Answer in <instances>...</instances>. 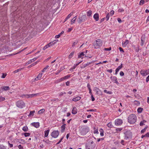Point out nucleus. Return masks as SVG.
<instances>
[{
  "mask_svg": "<svg viewBox=\"0 0 149 149\" xmlns=\"http://www.w3.org/2000/svg\"><path fill=\"white\" fill-rule=\"evenodd\" d=\"M37 94H23L21 96V97L23 98H29L32 97H33L36 95Z\"/></svg>",
  "mask_w": 149,
  "mask_h": 149,
  "instance_id": "nucleus-10",
  "label": "nucleus"
},
{
  "mask_svg": "<svg viewBox=\"0 0 149 149\" xmlns=\"http://www.w3.org/2000/svg\"><path fill=\"white\" fill-rule=\"evenodd\" d=\"M145 1L144 0H141L139 3V5H142L144 3Z\"/></svg>",
  "mask_w": 149,
  "mask_h": 149,
  "instance_id": "nucleus-45",
  "label": "nucleus"
},
{
  "mask_svg": "<svg viewBox=\"0 0 149 149\" xmlns=\"http://www.w3.org/2000/svg\"><path fill=\"white\" fill-rule=\"evenodd\" d=\"M141 74L143 76H146L149 74V69L142 70L140 72Z\"/></svg>",
  "mask_w": 149,
  "mask_h": 149,
  "instance_id": "nucleus-7",
  "label": "nucleus"
},
{
  "mask_svg": "<svg viewBox=\"0 0 149 149\" xmlns=\"http://www.w3.org/2000/svg\"><path fill=\"white\" fill-rule=\"evenodd\" d=\"M22 130L24 132H26L28 130V128L27 126H24L23 127Z\"/></svg>",
  "mask_w": 149,
  "mask_h": 149,
  "instance_id": "nucleus-34",
  "label": "nucleus"
},
{
  "mask_svg": "<svg viewBox=\"0 0 149 149\" xmlns=\"http://www.w3.org/2000/svg\"><path fill=\"white\" fill-rule=\"evenodd\" d=\"M31 125L36 128H37V122H33L31 123Z\"/></svg>",
  "mask_w": 149,
  "mask_h": 149,
  "instance_id": "nucleus-24",
  "label": "nucleus"
},
{
  "mask_svg": "<svg viewBox=\"0 0 149 149\" xmlns=\"http://www.w3.org/2000/svg\"><path fill=\"white\" fill-rule=\"evenodd\" d=\"M64 138V137L63 136L61 138V139L56 144V145H58L62 141V140Z\"/></svg>",
  "mask_w": 149,
  "mask_h": 149,
  "instance_id": "nucleus-52",
  "label": "nucleus"
},
{
  "mask_svg": "<svg viewBox=\"0 0 149 149\" xmlns=\"http://www.w3.org/2000/svg\"><path fill=\"white\" fill-rule=\"evenodd\" d=\"M110 78L112 81H114V82L116 83L117 84H118L119 83L118 81L117 77H111Z\"/></svg>",
  "mask_w": 149,
  "mask_h": 149,
  "instance_id": "nucleus-11",
  "label": "nucleus"
},
{
  "mask_svg": "<svg viewBox=\"0 0 149 149\" xmlns=\"http://www.w3.org/2000/svg\"><path fill=\"white\" fill-rule=\"evenodd\" d=\"M77 108L74 107L73 108L72 111V113L73 114H76L77 113Z\"/></svg>",
  "mask_w": 149,
  "mask_h": 149,
  "instance_id": "nucleus-16",
  "label": "nucleus"
},
{
  "mask_svg": "<svg viewBox=\"0 0 149 149\" xmlns=\"http://www.w3.org/2000/svg\"><path fill=\"white\" fill-rule=\"evenodd\" d=\"M137 117L135 115L132 114L130 115L127 118L128 122L131 124H133L136 121Z\"/></svg>",
  "mask_w": 149,
  "mask_h": 149,
  "instance_id": "nucleus-1",
  "label": "nucleus"
},
{
  "mask_svg": "<svg viewBox=\"0 0 149 149\" xmlns=\"http://www.w3.org/2000/svg\"><path fill=\"white\" fill-rule=\"evenodd\" d=\"M81 18L83 19H81L80 18H79V20H78V22L79 23H81L82 22H84L85 20L86 16L83 15Z\"/></svg>",
  "mask_w": 149,
  "mask_h": 149,
  "instance_id": "nucleus-12",
  "label": "nucleus"
},
{
  "mask_svg": "<svg viewBox=\"0 0 149 149\" xmlns=\"http://www.w3.org/2000/svg\"><path fill=\"white\" fill-rule=\"evenodd\" d=\"M49 130H45L44 131V137H47L49 134Z\"/></svg>",
  "mask_w": 149,
  "mask_h": 149,
  "instance_id": "nucleus-21",
  "label": "nucleus"
},
{
  "mask_svg": "<svg viewBox=\"0 0 149 149\" xmlns=\"http://www.w3.org/2000/svg\"><path fill=\"white\" fill-rule=\"evenodd\" d=\"M45 111V110L44 109H40V111H39L38 112V113L40 114L42 113H43Z\"/></svg>",
  "mask_w": 149,
  "mask_h": 149,
  "instance_id": "nucleus-35",
  "label": "nucleus"
},
{
  "mask_svg": "<svg viewBox=\"0 0 149 149\" xmlns=\"http://www.w3.org/2000/svg\"><path fill=\"white\" fill-rule=\"evenodd\" d=\"M24 134L25 137H27L29 136L30 135V134L29 133H25Z\"/></svg>",
  "mask_w": 149,
  "mask_h": 149,
  "instance_id": "nucleus-50",
  "label": "nucleus"
},
{
  "mask_svg": "<svg viewBox=\"0 0 149 149\" xmlns=\"http://www.w3.org/2000/svg\"><path fill=\"white\" fill-rule=\"evenodd\" d=\"M146 121L145 120L141 121L140 123V125L141 126L143 125H144V123H146Z\"/></svg>",
  "mask_w": 149,
  "mask_h": 149,
  "instance_id": "nucleus-43",
  "label": "nucleus"
},
{
  "mask_svg": "<svg viewBox=\"0 0 149 149\" xmlns=\"http://www.w3.org/2000/svg\"><path fill=\"white\" fill-rule=\"evenodd\" d=\"M123 121L122 119H117L115 120V124L116 126H119L121 125L123 123Z\"/></svg>",
  "mask_w": 149,
  "mask_h": 149,
  "instance_id": "nucleus-9",
  "label": "nucleus"
},
{
  "mask_svg": "<svg viewBox=\"0 0 149 149\" xmlns=\"http://www.w3.org/2000/svg\"><path fill=\"white\" fill-rule=\"evenodd\" d=\"M120 70L118 69V68H117L116 70V72H115V74L116 75L117 74H118V72Z\"/></svg>",
  "mask_w": 149,
  "mask_h": 149,
  "instance_id": "nucleus-56",
  "label": "nucleus"
},
{
  "mask_svg": "<svg viewBox=\"0 0 149 149\" xmlns=\"http://www.w3.org/2000/svg\"><path fill=\"white\" fill-rule=\"evenodd\" d=\"M146 128H145L144 129L142 130H141V132L142 133H143L145 131H146Z\"/></svg>",
  "mask_w": 149,
  "mask_h": 149,
  "instance_id": "nucleus-63",
  "label": "nucleus"
},
{
  "mask_svg": "<svg viewBox=\"0 0 149 149\" xmlns=\"http://www.w3.org/2000/svg\"><path fill=\"white\" fill-rule=\"evenodd\" d=\"M86 63L85 64V63H83L82 64L81 66V68H84L86 67Z\"/></svg>",
  "mask_w": 149,
  "mask_h": 149,
  "instance_id": "nucleus-49",
  "label": "nucleus"
},
{
  "mask_svg": "<svg viewBox=\"0 0 149 149\" xmlns=\"http://www.w3.org/2000/svg\"><path fill=\"white\" fill-rule=\"evenodd\" d=\"M58 41V40H55L53 41L50 42L48 44L45 45L43 48V50H45L49 47L53 45H54Z\"/></svg>",
  "mask_w": 149,
  "mask_h": 149,
  "instance_id": "nucleus-5",
  "label": "nucleus"
},
{
  "mask_svg": "<svg viewBox=\"0 0 149 149\" xmlns=\"http://www.w3.org/2000/svg\"><path fill=\"white\" fill-rule=\"evenodd\" d=\"M81 98V97L79 96H78L76 97L73 98L72 100L73 101L76 102L79 100Z\"/></svg>",
  "mask_w": 149,
  "mask_h": 149,
  "instance_id": "nucleus-20",
  "label": "nucleus"
},
{
  "mask_svg": "<svg viewBox=\"0 0 149 149\" xmlns=\"http://www.w3.org/2000/svg\"><path fill=\"white\" fill-rule=\"evenodd\" d=\"M107 126L109 128H111L113 127V125L112 124V123L111 122H110L107 125Z\"/></svg>",
  "mask_w": 149,
  "mask_h": 149,
  "instance_id": "nucleus-32",
  "label": "nucleus"
},
{
  "mask_svg": "<svg viewBox=\"0 0 149 149\" xmlns=\"http://www.w3.org/2000/svg\"><path fill=\"white\" fill-rule=\"evenodd\" d=\"M16 104L17 106L20 109H22L25 106L24 103L22 100L17 101Z\"/></svg>",
  "mask_w": 149,
  "mask_h": 149,
  "instance_id": "nucleus-3",
  "label": "nucleus"
},
{
  "mask_svg": "<svg viewBox=\"0 0 149 149\" xmlns=\"http://www.w3.org/2000/svg\"><path fill=\"white\" fill-rule=\"evenodd\" d=\"M49 67V65H47L42 71V72H44L46 71V70L48 69Z\"/></svg>",
  "mask_w": 149,
  "mask_h": 149,
  "instance_id": "nucleus-37",
  "label": "nucleus"
},
{
  "mask_svg": "<svg viewBox=\"0 0 149 149\" xmlns=\"http://www.w3.org/2000/svg\"><path fill=\"white\" fill-rule=\"evenodd\" d=\"M129 43V41L127 40H126L125 42H122V44L125 47Z\"/></svg>",
  "mask_w": 149,
  "mask_h": 149,
  "instance_id": "nucleus-23",
  "label": "nucleus"
},
{
  "mask_svg": "<svg viewBox=\"0 0 149 149\" xmlns=\"http://www.w3.org/2000/svg\"><path fill=\"white\" fill-rule=\"evenodd\" d=\"M36 63H37V61L33 63L32 64H31L28 67V68H31V67L33 66H34L36 64Z\"/></svg>",
  "mask_w": 149,
  "mask_h": 149,
  "instance_id": "nucleus-36",
  "label": "nucleus"
},
{
  "mask_svg": "<svg viewBox=\"0 0 149 149\" xmlns=\"http://www.w3.org/2000/svg\"><path fill=\"white\" fill-rule=\"evenodd\" d=\"M114 11L113 10H111L110 11V14L111 15H113L114 14Z\"/></svg>",
  "mask_w": 149,
  "mask_h": 149,
  "instance_id": "nucleus-61",
  "label": "nucleus"
},
{
  "mask_svg": "<svg viewBox=\"0 0 149 149\" xmlns=\"http://www.w3.org/2000/svg\"><path fill=\"white\" fill-rule=\"evenodd\" d=\"M104 92L105 93H106L108 94H110L112 93L111 92V91H108L106 90H104Z\"/></svg>",
  "mask_w": 149,
  "mask_h": 149,
  "instance_id": "nucleus-47",
  "label": "nucleus"
},
{
  "mask_svg": "<svg viewBox=\"0 0 149 149\" xmlns=\"http://www.w3.org/2000/svg\"><path fill=\"white\" fill-rule=\"evenodd\" d=\"M73 13H71L70 14H69L67 17L65 18V21H66L71 16V15H72Z\"/></svg>",
  "mask_w": 149,
  "mask_h": 149,
  "instance_id": "nucleus-33",
  "label": "nucleus"
},
{
  "mask_svg": "<svg viewBox=\"0 0 149 149\" xmlns=\"http://www.w3.org/2000/svg\"><path fill=\"white\" fill-rule=\"evenodd\" d=\"M76 19V16H75L73 18L71 21V24H72L74 23Z\"/></svg>",
  "mask_w": 149,
  "mask_h": 149,
  "instance_id": "nucleus-25",
  "label": "nucleus"
},
{
  "mask_svg": "<svg viewBox=\"0 0 149 149\" xmlns=\"http://www.w3.org/2000/svg\"><path fill=\"white\" fill-rule=\"evenodd\" d=\"M18 147L19 149H23V147L20 144L18 146Z\"/></svg>",
  "mask_w": 149,
  "mask_h": 149,
  "instance_id": "nucleus-54",
  "label": "nucleus"
},
{
  "mask_svg": "<svg viewBox=\"0 0 149 149\" xmlns=\"http://www.w3.org/2000/svg\"><path fill=\"white\" fill-rule=\"evenodd\" d=\"M124 11V9L123 8L119 9L118 10V12H122Z\"/></svg>",
  "mask_w": 149,
  "mask_h": 149,
  "instance_id": "nucleus-55",
  "label": "nucleus"
},
{
  "mask_svg": "<svg viewBox=\"0 0 149 149\" xmlns=\"http://www.w3.org/2000/svg\"><path fill=\"white\" fill-rule=\"evenodd\" d=\"M85 54H84V52H82L79 53V55H78V58H81L82 59H83L84 58L83 56H84Z\"/></svg>",
  "mask_w": 149,
  "mask_h": 149,
  "instance_id": "nucleus-17",
  "label": "nucleus"
},
{
  "mask_svg": "<svg viewBox=\"0 0 149 149\" xmlns=\"http://www.w3.org/2000/svg\"><path fill=\"white\" fill-rule=\"evenodd\" d=\"M144 41L142 39H141V46H142L143 45L144 43Z\"/></svg>",
  "mask_w": 149,
  "mask_h": 149,
  "instance_id": "nucleus-53",
  "label": "nucleus"
},
{
  "mask_svg": "<svg viewBox=\"0 0 149 149\" xmlns=\"http://www.w3.org/2000/svg\"><path fill=\"white\" fill-rule=\"evenodd\" d=\"M0 149H6V147L3 145H0Z\"/></svg>",
  "mask_w": 149,
  "mask_h": 149,
  "instance_id": "nucleus-44",
  "label": "nucleus"
},
{
  "mask_svg": "<svg viewBox=\"0 0 149 149\" xmlns=\"http://www.w3.org/2000/svg\"><path fill=\"white\" fill-rule=\"evenodd\" d=\"M94 90L95 92L96 95H99V92H101V90L98 88L96 87L94 88Z\"/></svg>",
  "mask_w": 149,
  "mask_h": 149,
  "instance_id": "nucleus-14",
  "label": "nucleus"
},
{
  "mask_svg": "<svg viewBox=\"0 0 149 149\" xmlns=\"http://www.w3.org/2000/svg\"><path fill=\"white\" fill-rule=\"evenodd\" d=\"M87 87L88 88V89L89 90V93L91 95H93L92 93V90L91 88V86H90V84L88 83L87 84Z\"/></svg>",
  "mask_w": 149,
  "mask_h": 149,
  "instance_id": "nucleus-18",
  "label": "nucleus"
},
{
  "mask_svg": "<svg viewBox=\"0 0 149 149\" xmlns=\"http://www.w3.org/2000/svg\"><path fill=\"white\" fill-rule=\"evenodd\" d=\"M143 110V109L142 108L139 107L137 109V111L138 113H141L142 112Z\"/></svg>",
  "mask_w": 149,
  "mask_h": 149,
  "instance_id": "nucleus-27",
  "label": "nucleus"
},
{
  "mask_svg": "<svg viewBox=\"0 0 149 149\" xmlns=\"http://www.w3.org/2000/svg\"><path fill=\"white\" fill-rule=\"evenodd\" d=\"M94 131V134H98L99 133V132H98V129H96L95 127H94L93 128Z\"/></svg>",
  "mask_w": 149,
  "mask_h": 149,
  "instance_id": "nucleus-39",
  "label": "nucleus"
},
{
  "mask_svg": "<svg viewBox=\"0 0 149 149\" xmlns=\"http://www.w3.org/2000/svg\"><path fill=\"white\" fill-rule=\"evenodd\" d=\"M44 29V25L43 22H39L38 24V32H40Z\"/></svg>",
  "mask_w": 149,
  "mask_h": 149,
  "instance_id": "nucleus-6",
  "label": "nucleus"
},
{
  "mask_svg": "<svg viewBox=\"0 0 149 149\" xmlns=\"http://www.w3.org/2000/svg\"><path fill=\"white\" fill-rule=\"evenodd\" d=\"M1 88L3 91H7L10 90V88L8 86H4L1 87Z\"/></svg>",
  "mask_w": 149,
  "mask_h": 149,
  "instance_id": "nucleus-13",
  "label": "nucleus"
},
{
  "mask_svg": "<svg viewBox=\"0 0 149 149\" xmlns=\"http://www.w3.org/2000/svg\"><path fill=\"white\" fill-rule=\"evenodd\" d=\"M59 134V132L58 130H54L51 133V136L54 138H56Z\"/></svg>",
  "mask_w": 149,
  "mask_h": 149,
  "instance_id": "nucleus-8",
  "label": "nucleus"
},
{
  "mask_svg": "<svg viewBox=\"0 0 149 149\" xmlns=\"http://www.w3.org/2000/svg\"><path fill=\"white\" fill-rule=\"evenodd\" d=\"M109 18V13H108L105 17V19H106L107 21H108Z\"/></svg>",
  "mask_w": 149,
  "mask_h": 149,
  "instance_id": "nucleus-46",
  "label": "nucleus"
},
{
  "mask_svg": "<svg viewBox=\"0 0 149 149\" xmlns=\"http://www.w3.org/2000/svg\"><path fill=\"white\" fill-rule=\"evenodd\" d=\"M35 111H33L30 112L29 114L28 115L29 116H33L34 113H35Z\"/></svg>",
  "mask_w": 149,
  "mask_h": 149,
  "instance_id": "nucleus-28",
  "label": "nucleus"
},
{
  "mask_svg": "<svg viewBox=\"0 0 149 149\" xmlns=\"http://www.w3.org/2000/svg\"><path fill=\"white\" fill-rule=\"evenodd\" d=\"M94 19L96 21H97L99 19V15L97 13L93 15Z\"/></svg>",
  "mask_w": 149,
  "mask_h": 149,
  "instance_id": "nucleus-15",
  "label": "nucleus"
},
{
  "mask_svg": "<svg viewBox=\"0 0 149 149\" xmlns=\"http://www.w3.org/2000/svg\"><path fill=\"white\" fill-rule=\"evenodd\" d=\"M123 129V128H122V127L117 128L116 130V132L118 133L119 132L121 131V130H122Z\"/></svg>",
  "mask_w": 149,
  "mask_h": 149,
  "instance_id": "nucleus-30",
  "label": "nucleus"
},
{
  "mask_svg": "<svg viewBox=\"0 0 149 149\" xmlns=\"http://www.w3.org/2000/svg\"><path fill=\"white\" fill-rule=\"evenodd\" d=\"M21 142H19V143H25V141L24 139H22L21 140Z\"/></svg>",
  "mask_w": 149,
  "mask_h": 149,
  "instance_id": "nucleus-58",
  "label": "nucleus"
},
{
  "mask_svg": "<svg viewBox=\"0 0 149 149\" xmlns=\"http://www.w3.org/2000/svg\"><path fill=\"white\" fill-rule=\"evenodd\" d=\"M42 72H40L38 75V80H40L41 79L42 74Z\"/></svg>",
  "mask_w": 149,
  "mask_h": 149,
  "instance_id": "nucleus-31",
  "label": "nucleus"
},
{
  "mask_svg": "<svg viewBox=\"0 0 149 149\" xmlns=\"http://www.w3.org/2000/svg\"><path fill=\"white\" fill-rule=\"evenodd\" d=\"M92 13V11L91 10H89L87 12V15L88 17L90 16Z\"/></svg>",
  "mask_w": 149,
  "mask_h": 149,
  "instance_id": "nucleus-26",
  "label": "nucleus"
},
{
  "mask_svg": "<svg viewBox=\"0 0 149 149\" xmlns=\"http://www.w3.org/2000/svg\"><path fill=\"white\" fill-rule=\"evenodd\" d=\"M36 59L37 58H34L33 59L29 60L28 62H29V63L30 64L32 63V62H33L35 61H36Z\"/></svg>",
  "mask_w": 149,
  "mask_h": 149,
  "instance_id": "nucleus-29",
  "label": "nucleus"
},
{
  "mask_svg": "<svg viewBox=\"0 0 149 149\" xmlns=\"http://www.w3.org/2000/svg\"><path fill=\"white\" fill-rule=\"evenodd\" d=\"M21 69H19L13 71V72L14 73H17V72L20 71L21 70Z\"/></svg>",
  "mask_w": 149,
  "mask_h": 149,
  "instance_id": "nucleus-51",
  "label": "nucleus"
},
{
  "mask_svg": "<svg viewBox=\"0 0 149 149\" xmlns=\"http://www.w3.org/2000/svg\"><path fill=\"white\" fill-rule=\"evenodd\" d=\"M5 100V98L3 97L0 96V102L4 101Z\"/></svg>",
  "mask_w": 149,
  "mask_h": 149,
  "instance_id": "nucleus-41",
  "label": "nucleus"
},
{
  "mask_svg": "<svg viewBox=\"0 0 149 149\" xmlns=\"http://www.w3.org/2000/svg\"><path fill=\"white\" fill-rule=\"evenodd\" d=\"M74 52H72L68 56V58L69 59H70L71 58H72V56L74 55Z\"/></svg>",
  "mask_w": 149,
  "mask_h": 149,
  "instance_id": "nucleus-40",
  "label": "nucleus"
},
{
  "mask_svg": "<svg viewBox=\"0 0 149 149\" xmlns=\"http://www.w3.org/2000/svg\"><path fill=\"white\" fill-rule=\"evenodd\" d=\"M6 74H4V73H3L2 75L1 76V78H5L6 76Z\"/></svg>",
  "mask_w": 149,
  "mask_h": 149,
  "instance_id": "nucleus-59",
  "label": "nucleus"
},
{
  "mask_svg": "<svg viewBox=\"0 0 149 149\" xmlns=\"http://www.w3.org/2000/svg\"><path fill=\"white\" fill-rule=\"evenodd\" d=\"M146 81L147 82H148V81H149V75L146 78Z\"/></svg>",
  "mask_w": 149,
  "mask_h": 149,
  "instance_id": "nucleus-64",
  "label": "nucleus"
},
{
  "mask_svg": "<svg viewBox=\"0 0 149 149\" xmlns=\"http://www.w3.org/2000/svg\"><path fill=\"white\" fill-rule=\"evenodd\" d=\"M91 95V98L92 101H93L95 100V99L93 95Z\"/></svg>",
  "mask_w": 149,
  "mask_h": 149,
  "instance_id": "nucleus-57",
  "label": "nucleus"
},
{
  "mask_svg": "<svg viewBox=\"0 0 149 149\" xmlns=\"http://www.w3.org/2000/svg\"><path fill=\"white\" fill-rule=\"evenodd\" d=\"M124 134H125L124 139L125 140L131 138L132 137V132L130 131H127Z\"/></svg>",
  "mask_w": 149,
  "mask_h": 149,
  "instance_id": "nucleus-4",
  "label": "nucleus"
},
{
  "mask_svg": "<svg viewBox=\"0 0 149 149\" xmlns=\"http://www.w3.org/2000/svg\"><path fill=\"white\" fill-rule=\"evenodd\" d=\"M102 41L100 39H98L95 41L93 44L94 48L96 49L99 48L100 47L102 46Z\"/></svg>",
  "mask_w": 149,
  "mask_h": 149,
  "instance_id": "nucleus-2",
  "label": "nucleus"
},
{
  "mask_svg": "<svg viewBox=\"0 0 149 149\" xmlns=\"http://www.w3.org/2000/svg\"><path fill=\"white\" fill-rule=\"evenodd\" d=\"M71 77V74H69L64 77L65 80L69 79Z\"/></svg>",
  "mask_w": 149,
  "mask_h": 149,
  "instance_id": "nucleus-38",
  "label": "nucleus"
},
{
  "mask_svg": "<svg viewBox=\"0 0 149 149\" xmlns=\"http://www.w3.org/2000/svg\"><path fill=\"white\" fill-rule=\"evenodd\" d=\"M99 132H100V135L101 136H104V131L101 128L99 130Z\"/></svg>",
  "mask_w": 149,
  "mask_h": 149,
  "instance_id": "nucleus-22",
  "label": "nucleus"
},
{
  "mask_svg": "<svg viewBox=\"0 0 149 149\" xmlns=\"http://www.w3.org/2000/svg\"><path fill=\"white\" fill-rule=\"evenodd\" d=\"M93 62H87V63H86V66L89 65L90 64H92Z\"/></svg>",
  "mask_w": 149,
  "mask_h": 149,
  "instance_id": "nucleus-60",
  "label": "nucleus"
},
{
  "mask_svg": "<svg viewBox=\"0 0 149 149\" xmlns=\"http://www.w3.org/2000/svg\"><path fill=\"white\" fill-rule=\"evenodd\" d=\"M134 104H136L137 105H139L140 104L139 102L136 100L134 101Z\"/></svg>",
  "mask_w": 149,
  "mask_h": 149,
  "instance_id": "nucleus-42",
  "label": "nucleus"
},
{
  "mask_svg": "<svg viewBox=\"0 0 149 149\" xmlns=\"http://www.w3.org/2000/svg\"><path fill=\"white\" fill-rule=\"evenodd\" d=\"M120 74L121 76H123L124 74L123 71H120Z\"/></svg>",
  "mask_w": 149,
  "mask_h": 149,
  "instance_id": "nucleus-62",
  "label": "nucleus"
},
{
  "mask_svg": "<svg viewBox=\"0 0 149 149\" xmlns=\"http://www.w3.org/2000/svg\"><path fill=\"white\" fill-rule=\"evenodd\" d=\"M66 125L65 124H64L61 127V132H64Z\"/></svg>",
  "mask_w": 149,
  "mask_h": 149,
  "instance_id": "nucleus-19",
  "label": "nucleus"
},
{
  "mask_svg": "<svg viewBox=\"0 0 149 149\" xmlns=\"http://www.w3.org/2000/svg\"><path fill=\"white\" fill-rule=\"evenodd\" d=\"M66 93L65 92V91H63V92H61L58 93V95L59 96H61L62 95L64 94H65Z\"/></svg>",
  "mask_w": 149,
  "mask_h": 149,
  "instance_id": "nucleus-48",
  "label": "nucleus"
}]
</instances>
